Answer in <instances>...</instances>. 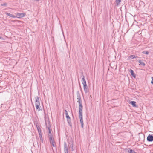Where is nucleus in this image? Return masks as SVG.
I'll return each mask as SVG.
<instances>
[{"label":"nucleus","instance_id":"nucleus-24","mask_svg":"<svg viewBox=\"0 0 153 153\" xmlns=\"http://www.w3.org/2000/svg\"><path fill=\"white\" fill-rule=\"evenodd\" d=\"M80 123L81 124V126L82 128H83V127L84 123L83 121H80Z\"/></svg>","mask_w":153,"mask_h":153},{"label":"nucleus","instance_id":"nucleus-21","mask_svg":"<svg viewBox=\"0 0 153 153\" xmlns=\"http://www.w3.org/2000/svg\"><path fill=\"white\" fill-rule=\"evenodd\" d=\"M48 137L49 138V139H51V138H53L52 137V135L51 133L49 134H48Z\"/></svg>","mask_w":153,"mask_h":153},{"label":"nucleus","instance_id":"nucleus-27","mask_svg":"<svg viewBox=\"0 0 153 153\" xmlns=\"http://www.w3.org/2000/svg\"><path fill=\"white\" fill-rule=\"evenodd\" d=\"M7 5L6 3H4L3 4H1V6H6Z\"/></svg>","mask_w":153,"mask_h":153},{"label":"nucleus","instance_id":"nucleus-11","mask_svg":"<svg viewBox=\"0 0 153 153\" xmlns=\"http://www.w3.org/2000/svg\"><path fill=\"white\" fill-rule=\"evenodd\" d=\"M36 127L37 128L39 134H42L41 129L40 128L39 126L38 125H36Z\"/></svg>","mask_w":153,"mask_h":153},{"label":"nucleus","instance_id":"nucleus-6","mask_svg":"<svg viewBox=\"0 0 153 153\" xmlns=\"http://www.w3.org/2000/svg\"><path fill=\"white\" fill-rule=\"evenodd\" d=\"M64 150L65 153H68V148L67 145L65 142L64 144Z\"/></svg>","mask_w":153,"mask_h":153},{"label":"nucleus","instance_id":"nucleus-20","mask_svg":"<svg viewBox=\"0 0 153 153\" xmlns=\"http://www.w3.org/2000/svg\"><path fill=\"white\" fill-rule=\"evenodd\" d=\"M135 58V55H131L129 56V59H132Z\"/></svg>","mask_w":153,"mask_h":153},{"label":"nucleus","instance_id":"nucleus-29","mask_svg":"<svg viewBox=\"0 0 153 153\" xmlns=\"http://www.w3.org/2000/svg\"><path fill=\"white\" fill-rule=\"evenodd\" d=\"M65 114H66V117L68 115V113H65Z\"/></svg>","mask_w":153,"mask_h":153},{"label":"nucleus","instance_id":"nucleus-10","mask_svg":"<svg viewBox=\"0 0 153 153\" xmlns=\"http://www.w3.org/2000/svg\"><path fill=\"white\" fill-rule=\"evenodd\" d=\"M126 152L128 153H137L135 152L134 150L131 149L130 148H128L126 149Z\"/></svg>","mask_w":153,"mask_h":153},{"label":"nucleus","instance_id":"nucleus-5","mask_svg":"<svg viewBox=\"0 0 153 153\" xmlns=\"http://www.w3.org/2000/svg\"><path fill=\"white\" fill-rule=\"evenodd\" d=\"M147 140L149 142H152L153 141V135H152L149 134L148 136Z\"/></svg>","mask_w":153,"mask_h":153},{"label":"nucleus","instance_id":"nucleus-15","mask_svg":"<svg viewBox=\"0 0 153 153\" xmlns=\"http://www.w3.org/2000/svg\"><path fill=\"white\" fill-rule=\"evenodd\" d=\"M138 62L140 63V65L143 66H145V64L143 62H142L141 60H138Z\"/></svg>","mask_w":153,"mask_h":153},{"label":"nucleus","instance_id":"nucleus-30","mask_svg":"<svg viewBox=\"0 0 153 153\" xmlns=\"http://www.w3.org/2000/svg\"><path fill=\"white\" fill-rule=\"evenodd\" d=\"M65 113H68V112H67V110H65Z\"/></svg>","mask_w":153,"mask_h":153},{"label":"nucleus","instance_id":"nucleus-18","mask_svg":"<svg viewBox=\"0 0 153 153\" xmlns=\"http://www.w3.org/2000/svg\"><path fill=\"white\" fill-rule=\"evenodd\" d=\"M69 144L68 145V146H69V147H70L71 146V148H72V151H73L74 150V149L73 148V143L71 142V143H69Z\"/></svg>","mask_w":153,"mask_h":153},{"label":"nucleus","instance_id":"nucleus-33","mask_svg":"<svg viewBox=\"0 0 153 153\" xmlns=\"http://www.w3.org/2000/svg\"><path fill=\"white\" fill-rule=\"evenodd\" d=\"M52 149L53 151V149L52 148Z\"/></svg>","mask_w":153,"mask_h":153},{"label":"nucleus","instance_id":"nucleus-17","mask_svg":"<svg viewBox=\"0 0 153 153\" xmlns=\"http://www.w3.org/2000/svg\"><path fill=\"white\" fill-rule=\"evenodd\" d=\"M6 13L9 16L13 17V18H15L16 17V16H14L12 14H10V13Z\"/></svg>","mask_w":153,"mask_h":153},{"label":"nucleus","instance_id":"nucleus-25","mask_svg":"<svg viewBox=\"0 0 153 153\" xmlns=\"http://www.w3.org/2000/svg\"><path fill=\"white\" fill-rule=\"evenodd\" d=\"M48 131H49V134L51 133V130L50 129V127H48Z\"/></svg>","mask_w":153,"mask_h":153},{"label":"nucleus","instance_id":"nucleus-23","mask_svg":"<svg viewBox=\"0 0 153 153\" xmlns=\"http://www.w3.org/2000/svg\"><path fill=\"white\" fill-rule=\"evenodd\" d=\"M116 4L118 5L121 1V0H116Z\"/></svg>","mask_w":153,"mask_h":153},{"label":"nucleus","instance_id":"nucleus-28","mask_svg":"<svg viewBox=\"0 0 153 153\" xmlns=\"http://www.w3.org/2000/svg\"><path fill=\"white\" fill-rule=\"evenodd\" d=\"M66 117L67 118V119H69L70 118V117L69 115L66 116Z\"/></svg>","mask_w":153,"mask_h":153},{"label":"nucleus","instance_id":"nucleus-14","mask_svg":"<svg viewBox=\"0 0 153 153\" xmlns=\"http://www.w3.org/2000/svg\"><path fill=\"white\" fill-rule=\"evenodd\" d=\"M39 135V137L40 138V143H43V140L42 137V134H40Z\"/></svg>","mask_w":153,"mask_h":153},{"label":"nucleus","instance_id":"nucleus-4","mask_svg":"<svg viewBox=\"0 0 153 153\" xmlns=\"http://www.w3.org/2000/svg\"><path fill=\"white\" fill-rule=\"evenodd\" d=\"M49 141L50 144L53 147H56V143L54 141V138H51L50 139H49Z\"/></svg>","mask_w":153,"mask_h":153},{"label":"nucleus","instance_id":"nucleus-13","mask_svg":"<svg viewBox=\"0 0 153 153\" xmlns=\"http://www.w3.org/2000/svg\"><path fill=\"white\" fill-rule=\"evenodd\" d=\"M130 72L131 73V75L134 78H135V77H136V75H135V74L134 73V71L131 70V69L130 70Z\"/></svg>","mask_w":153,"mask_h":153},{"label":"nucleus","instance_id":"nucleus-3","mask_svg":"<svg viewBox=\"0 0 153 153\" xmlns=\"http://www.w3.org/2000/svg\"><path fill=\"white\" fill-rule=\"evenodd\" d=\"M25 15L26 14L25 13H17L16 16V17H17L18 18H21L24 17Z\"/></svg>","mask_w":153,"mask_h":153},{"label":"nucleus","instance_id":"nucleus-31","mask_svg":"<svg viewBox=\"0 0 153 153\" xmlns=\"http://www.w3.org/2000/svg\"><path fill=\"white\" fill-rule=\"evenodd\" d=\"M138 57L137 56H135V58H136Z\"/></svg>","mask_w":153,"mask_h":153},{"label":"nucleus","instance_id":"nucleus-19","mask_svg":"<svg viewBox=\"0 0 153 153\" xmlns=\"http://www.w3.org/2000/svg\"><path fill=\"white\" fill-rule=\"evenodd\" d=\"M67 122H68V123L69 125V126H72V125H71V118H70L69 119H67Z\"/></svg>","mask_w":153,"mask_h":153},{"label":"nucleus","instance_id":"nucleus-12","mask_svg":"<svg viewBox=\"0 0 153 153\" xmlns=\"http://www.w3.org/2000/svg\"><path fill=\"white\" fill-rule=\"evenodd\" d=\"M136 102L134 101H131L130 102L129 104L132 105L134 107H137V105L136 104Z\"/></svg>","mask_w":153,"mask_h":153},{"label":"nucleus","instance_id":"nucleus-16","mask_svg":"<svg viewBox=\"0 0 153 153\" xmlns=\"http://www.w3.org/2000/svg\"><path fill=\"white\" fill-rule=\"evenodd\" d=\"M79 114L80 121H83L82 118V113H79Z\"/></svg>","mask_w":153,"mask_h":153},{"label":"nucleus","instance_id":"nucleus-32","mask_svg":"<svg viewBox=\"0 0 153 153\" xmlns=\"http://www.w3.org/2000/svg\"><path fill=\"white\" fill-rule=\"evenodd\" d=\"M2 39V37H1L0 36V39Z\"/></svg>","mask_w":153,"mask_h":153},{"label":"nucleus","instance_id":"nucleus-26","mask_svg":"<svg viewBox=\"0 0 153 153\" xmlns=\"http://www.w3.org/2000/svg\"><path fill=\"white\" fill-rule=\"evenodd\" d=\"M151 79H152V80L151 82V83L153 85V77H151Z\"/></svg>","mask_w":153,"mask_h":153},{"label":"nucleus","instance_id":"nucleus-2","mask_svg":"<svg viewBox=\"0 0 153 153\" xmlns=\"http://www.w3.org/2000/svg\"><path fill=\"white\" fill-rule=\"evenodd\" d=\"M79 105V113H82L83 106L82 103V101H78Z\"/></svg>","mask_w":153,"mask_h":153},{"label":"nucleus","instance_id":"nucleus-22","mask_svg":"<svg viewBox=\"0 0 153 153\" xmlns=\"http://www.w3.org/2000/svg\"><path fill=\"white\" fill-rule=\"evenodd\" d=\"M142 53L148 55L149 53V52L148 51H144L142 52Z\"/></svg>","mask_w":153,"mask_h":153},{"label":"nucleus","instance_id":"nucleus-8","mask_svg":"<svg viewBox=\"0 0 153 153\" xmlns=\"http://www.w3.org/2000/svg\"><path fill=\"white\" fill-rule=\"evenodd\" d=\"M81 77H82V83L83 84H86V81L85 79V76L83 74V73H82L81 75Z\"/></svg>","mask_w":153,"mask_h":153},{"label":"nucleus","instance_id":"nucleus-7","mask_svg":"<svg viewBox=\"0 0 153 153\" xmlns=\"http://www.w3.org/2000/svg\"><path fill=\"white\" fill-rule=\"evenodd\" d=\"M76 94H77V100L78 101H81V96L80 94L79 93V91H77L76 92Z\"/></svg>","mask_w":153,"mask_h":153},{"label":"nucleus","instance_id":"nucleus-9","mask_svg":"<svg viewBox=\"0 0 153 153\" xmlns=\"http://www.w3.org/2000/svg\"><path fill=\"white\" fill-rule=\"evenodd\" d=\"M83 85L84 91L85 93H87L88 91V86L86 84H83Z\"/></svg>","mask_w":153,"mask_h":153},{"label":"nucleus","instance_id":"nucleus-1","mask_svg":"<svg viewBox=\"0 0 153 153\" xmlns=\"http://www.w3.org/2000/svg\"><path fill=\"white\" fill-rule=\"evenodd\" d=\"M35 102L36 108L38 110V111H39L41 109H40V103L39 98L38 96H37L35 97Z\"/></svg>","mask_w":153,"mask_h":153}]
</instances>
